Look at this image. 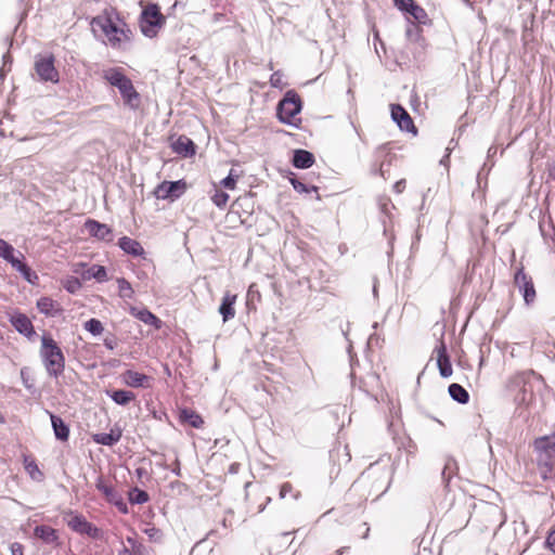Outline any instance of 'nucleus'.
<instances>
[{
    "instance_id": "nucleus-1",
    "label": "nucleus",
    "mask_w": 555,
    "mask_h": 555,
    "mask_svg": "<svg viewBox=\"0 0 555 555\" xmlns=\"http://www.w3.org/2000/svg\"><path fill=\"white\" fill-rule=\"evenodd\" d=\"M543 385V378L532 370L514 374L507 384L517 409L529 410L535 403V392Z\"/></svg>"
},
{
    "instance_id": "nucleus-2",
    "label": "nucleus",
    "mask_w": 555,
    "mask_h": 555,
    "mask_svg": "<svg viewBox=\"0 0 555 555\" xmlns=\"http://www.w3.org/2000/svg\"><path fill=\"white\" fill-rule=\"evenodd\" d=\"M537 467L540 477L544 480L555 479V434L545 435L534 439Z\"/></svg>"
},
{
    "instance_id": "nucleus-3",
    "label": "nucleus",
    "mask_w": 555,
    "mask_h": 555,
    "mask_svg": "<svg viewBox=\"0 0 555 555\" xmlns=\"http://www.w3.org/2000/svg\"><path fill=\"white\" fill-rule=\"evenodd\" d=\"M103 78L113 87H116L124 100L125 105L130 109H138L140 106V94L133 87L130 78H128L121 68L112 67L103 72Z\"/></svg>"
},
{
    "instance_id": "nucleus-4",
    "label": "nucleus",
    "mask_w": 555,
    "mask_h": 555,
    "mask_svg": "<svg viewBox=\"0 0 555 555\" xmlns=\"http://www.w3.org/2000/svg\"><path fill=\"white\" fill-rule=\"evenodd\" d=\"M40 357L49 376L57 378L63 374L65 357L51 336L43 335L41 337Z\"/></svg>"
},
{
    "instance_id": "nucleus-5",
    "label": "nucleus",
    "mask_w": 555,
    "mask_h": 555,
    "mask_svg": "<svg viewBox=\"0 0 555 555\" xmlns=\"http://www.w3.org/2000/svg\"><path fill=\"white\" fill-rule=\"evenodd\" d=\"M301 109L302 102L300 96L295 90H288L278 103L276 116L281 122L298 129L301 118L297 117V115Z\"/></svg>"
},
{
    "instance_id": "nucleus-6",
    "label": "nucleus",
    "mask_w": 555,
    "mask_h": 555,
    "mask_svg": "<svg viewBox=\"0 0 555 555\" xmlns=\"http://www.w3.org/2000/svg\"><path fill=\"white\" fill-rule=\"evenodd\" d=\"M94 21L101 27L113 48H121L125 43L130 42L132 33L124 22L119 20L113 21L109 16H100Z\"/></svg>"
},
{
    "instance_id": "nucleus-7",
    "label": "nucleus",
    "mask_w": 555,
    "mask_h": 555,
    "mask_svg": "<svg viewBox=\"0 0 555 555\" xmlns=\"http://www.w3.org/2000/svg\"><path fill=\"white\" fill-rule=\"evenodd\" d=\"M469 521L479 522L481 531L490 529L496 531L504 525L505 516L498 505L483 502L475 508Z\"/></svg>"
},
{
    "instance_id": "nucleus-8",
    "label": "nucleus",
    "mask_w": 555,
    "mask_h": 555,
    "mask_svg": "<svg viewBox=\"0 0 555 555\" xmlns=\"http://www.w3.org/2000/svg\"><path fill=\"white\" fill-rule=\"evenodd\" d=\"M165 23L166 18L156 3H149L139 17L141 33L147 38H155Z\"/></svg>"
},
{
    "instance_id": "nucleus-9",
    "label": "nucleus",
    "mask_w": 555,
    "mask_h": 555,
    "mask_svg": "<svg viewBox=\"0 0 555 555\" xmlns=\"http://www.w3.org/2000/svg\"><path fill=\"white\" fill-rule=\"evenodd\" d=\"M35 72L38 80L41 82L57 83L60 80V74L54 66V56L52 54L37 55L35 59Z\"/></svg>"
},
{
    "instance_id": "nucleus-10",
    "label": "nucleus",
    "mask_w": 555,
    "mask_h": 555,
    "mask_svg": "<svg viewBox=\"0 0 555 555\" xmlns=\"http://www.w3.org/2000/svg\"><path fill=\"white\" fill-rule=\"evenodd\" d=\"M186 190L184 180L163 181L155 190V196L159 199H177L181 197Z\"/></svg>"
},
{
    "instance_id": "nucleus-11",
    "label": "nucleus",
    "mask_w": 555,
    "mask_h": 555,
    "mask_svg": "<svg viewBox=\"0 0 555 555\" xmlns=\"http://www.w3.org/2000/svg\"><path fill=\"white\" fill-rule=\"evenodd\" d=\"M514 283L517 286L519 293H521L525 304L531 305L535 300V288L532 279L526 274L524 268H519L514 276Z\"/></svg>"
},
{
    "instance_id": "nucleus-12",
    "label": "nucleus",
    "mask_w": 555,
    "mask_h": 555,
    "mask_svg": "<svg viewBox=\"0 0 555 555\" xmlns=\"http://www.w3.org/2000/svg\"><path fill=\"white\" fill-rule=\"evenodd\" d=\"M67 526L76 533L86 534L92 539L99 538L100 530L93 524L88 521L80 514H73L67 521Z\"/></svg>"
},
{
    "instance_id": "nucleus-13",
    "label": "nucleus",
    "mask_w": 555,
    "mask_h": 555,
    "mask_svg": "<svg viewBox=\"0 0 555 555\" xmlns=\"http://www.w3.org/2000/svg\"><path fill=\"white\" fill-rule=\"evenodd\" d=\"M85 229L90 236L99 241L112 243L114 240L113 229L109 225L101 223L94 219H87L85 221Z\"/></svg>"
},
{
    "instance_id": "nucleus-14",
    "label": "nucleus",
    "mask_w": 555,
    "mask_h": 555,
    "mask_svg": "<svg viewBox=\"0 0 555 555\" xmlns=\"http://www.w3.org/2000/svg\"><path fill=\"white\" fill-rule=\"evenodd\" d=\"M9 320L16 332L26 336L27 338H31L36 335L34 325L26 314L18 311H13L9 313Z\"/></svg>"
},
{
    "instance_id": "nucleus-15",
    "label": "nucleus",
    "mask_w": 555,
    "mask_h": 555,
    "mask_svg": "<svg viewBox=\"0 0 555 555\" xmlns=\"http://www.w3.org/2000/svg\"><path fill=\"white\" fill-rule=\"evenodd\" d=\"M391 118L398 125L400 130L416 133L414 122L406 112L400 104L391 105Z\"/></svg>"
},
{
    "instance_id": "nucleus-16",
    "label": "nucleus",
    "mask_w": 555,
    "mask_h": 555,
    "mask_svg": "<svg viewBox=\"0 0 555 555\" xmlns=\"http://www.w3.org/2000/svg\"><path fill=\"white\" fill-rule=\"evenodd\" d=\"M439 373L443 378L452 375V365L444 343L441 340L435 348Z\"/></svg>"
},
{
    "instance_id": "nucleus-17",
    "label": "nucleus",
    "mask_w": 555,
    "mask_h": 555,
    "mask_svg": "<svg viewBox=\"0 0 555 555\" xmlns=\"http://www.w3.org/2000/svg\"><path fill=\"white\" fill-rule=\"evenodd\" d=\"M122 380L126 385L134 388H147L150 387V383L152 380V377L149 375H145L143 373H139L133 370H127L122 374Z\"/></svg>"
},
{
    "instance_id": "nucleus-18",
    "label": "nucleus",
    "mask_w": 555,
    "mask_h": 555,
    "mask_svg": "<svg viewBox=\"0 0 555 555\" xmlns=\"http://www.w3.org/2000/svg\"><path fill=\"white\" fill-rule=\"evenodd\" d=\"M24 255L17 251V259L13 262L12 268L15 269L23 278L30 284H37L39 278L35 271H33L27 263L24 262Z\"/></svg>"
},
{
    "instance_id": "nucleus-19",
    "label": "nucleus",
    "mask_w": 555,
    "mask_h": 555,
    "mask_svg": "<svg viewBox=\"0 0 555 555\" xmlns=\"http://www.w3.org/2000/svg\"><path fill=\"white\" fill-rule=\"evenodd\" d=\"M118 246L126 254L133 257H143L145 255L144 248L140 242L129 236H122L118 241Z\"/></svg>"
},
{
    "instance_id": "nucleus-20",
    "label": "nucleus",
    "mask_w": 555,
    "mask_h": 555,
    "mask_svg": "<svg viewBox=\"0 0 555 555\" xmlns=\"http://www.w3.org/2000/svg\"><path fill=\"white\" fill-rule=\"evenodd\" d=\"M34 534L36 538L40 539L46 544H49V545H57L59 544L57 531L50 526H46V525L36 526L34 529Z\"/></svg>"
},
{
    "instance_id": "nucleus-21",
    "label": "nucleus",
    "mask_w": 555,
    "mask_h": 555,
    "mask_svg": "<svg viewBox=\"0 0 555 555\" xmlns=\"http://www.w3.org/2000/svg\"><path fill=\"white\" fill-rule=\"evenodd\" d=\"M172 150L178 155L190 157L195 154V144L190 138L181 135L172 143Z\"/></svg>"
},
{
    "instance_id": "nucleus-22",
    "label": "nucleus",
    "mask_w": 555,
    "mask_h": 555,
    "mask_svg": "<svg viewBox=\"0 0 555 555\" xmlns=\"http://www.w3.org/2000/svg\"><path fill=\"white\" fill-rule=\"evenodd\" d=\"M314 155L307 150H295L292 164L295 168L307 169L314 164Z\"/></svg>"
},
{
    "instance_id": "nucleus-23",
    "label": "nucleus",
    "mask_w": 555,
    "mask_h": 555,
    "mask_svg": "<svg viewBox=\"0 0 555 555\" xmlns=\"http://www.w3.org/2000/svg\"><path fill=\"white\" fill-rule=\"evenodd\" d=\"M236 301V295L227 292L222 298V302L219 307V313L222 315L223 322H227L235 317L234 305Z\"/></svg>"
},
{
    "instance_id": "nucleus-24",
    "label": "nucleus",
    "mask_w": 555,
    "mask_h": 555,
    "mask_svg": "<svg viewBox=\"0 0 555 555\" xmlns=\"http://www.w3.org/2000/svg\"><path fill=\"white\" fill-rule=\"evenodd\" d=\"M51 418L52 428L54 436L57 440L67 441L69 437V427L65 422L57 415L48 412Z\"/></svg>"
},
{
    "instance_id": "nucleus-25",
    "label": "nucleus",
    "mask_w": 555,
    "mask_h": 555,
    "mask_svg": "<svg viewBox=\"0 0 555 555\" xmlns=\"http://www.w3.org/2000/svg\"><path fill=\"white\" fill-rule=\"evenodd\" d=\"M121 438V430L119 428H113L109 433H100L93 435V441L106 446L112 447L116 444Z\"/></svg>"
},
{
    "instance_id": "nucleus-26",
    "label": "nucleus",
    "mask_w": 555,
    "mask_h": 555,
    "mask_svg": "<svg viewBox=\"0 0 555 555\" xmlns=\"http://www.w3.org/2000/svg\"><path fill=\"white\" fill-rule=\"evenodd\" d=\"M37 308L41 313L48 317H55L61 312L59 305L50 297L39 298L37 301Z\"/></svg>"
},
{
    "instance_id": "nucleus-27",
    "label": "nucleus",
    "mask_w": 555,
    "mask_h": 555,
    "mask_svg": "<svg viewBox=\"0 0 555 555\" xmlns=\"http://www.w3.org/2000/svg\"><path fill=\"white\" fill-rule=\"evenodd\" d=\"M106 393L118 405H127L135 398L132 391L122 389L106 391Z\"/></svg>"
},
{
    "instance_id": "nucleus-28",
    "label": "nucleus",
    "mask_w": 555,
    "mask_h": 555,
    "mask_svg": "<svg viewBox=\"0 0 555 555\" xmlns=\"http://www.w3.org/2000/svg\"><path fill=\"white\" fill-rule=\"evenodd\" d=\"M448 391H449L450 397L454 401H456L461 404H465L469 401L468 391L460 384H456V383L451 384L448 388Z\"/></svg>"
},
{
    "instance_id": "nucleus-29",
    "label": "nucleus",
    "mask_w": 555,
    "mask_h": 555,
    "mask_svg": "<svg viewBox=\"0 0 555 555\" xmlns=\"http://www.w3.org/2000/svg\"><path fill=\"white\" fill-rule=\"evenodd\" d=\"M24 468L34 481L40 482L43 480V474L33 457L24 456Z\"/></svg>"
},
{
    "instance_id": "nucleus-30",
    "label": "nucleus",
    "mask_w": 555,
    "mask_h": 555,
    "mask_svg": "<svg viewBox=\"0 0 555 555\" xmlns=\"http://www.w3.org/2000/svg\"><path fill=\"white\" fill-rule=\"evenodd\" d=\"M95 488L104 494L109 503L120 494L113 486L107 485L102 476L98 477Z\"/></svg>"
},
{
    "instance_id": "nucleus-31",
    "label": "nucleus",
    "mask_w": 555,
    "mask_h": 555,
    "mask_svg": "<svg viewBox=\"0 0 555 555\" xmlns=\"http://www.w3.org/2000/svg\"><path fill=\"white\" fill-rule=\"evenodd\" d=\"M0 258L12 264L17 259V251L3 238H0Z\"/></svg>"
},
{
    "instance_id": "nucleus-32",
    "label": "nucleus",
    "mask_w": 555,
    "mask_h": 555,
    "mask_svg": "<svg viewBox=\"0 0 555 555\" xmlns=\"http://www.w3.org/2000/svg\"><path fill=\"white\" fill-rule=\"evenodd\" d=\"M117 285H118V296L121 299L128 300V299L133 298L134 291H133L131 284L125 278H118Z\"/></svg>"
},
{
    "instance_id": "nucleus-33",
    "label": "nucleus",
    "mask_w": 555,
    "mask_h": 555,
    "mask_svg": "<svg viewBox=\"0 0 555 555\" xmlns=\"http://www.w3.org/2000/svg\"><path fill=\"white\" fill-rule=\"evenodd\" d=\"M181 417L194 428H201L204 424L202 416L189 409L182 410Z\"/></svg>"
},
{
    "instance_id": "nucleus-34",
    "label": "nucleus",
    "mask_w": 555,
    "mask_h": 555,
    "mask_svg": "<svg viewBox=\"0 0 555 555\" xmlns=\"http://www.w3.org/2000/svg\"><path fill=\"white\" fill-rule=\"evenodd\" d=\"M404 13L411 15L418 23H423V24L426 23L427 13L422 7L416 4L415 1Z\"/></svg>"
},
{
    "instance_id": "nucleus-35",
    "label": "nucleus",
    "mask_w": 555,
    "mask_h": 555,
    "mask_svg": "<svg viewBox=\"0 0 555 555\" xmlns=\"http://www.w3.org/2000/svg\"><path fill=\"white\" fill-rule=\"evenodd\" d=\"M88 278H93L98 282H105L107 280V272L103 266L93 264L87 271Z\"/></svg>"
},
{
    "instance_id": "nucleus-36",
    "label": "nucleus",
    "mask_w": 555,
    "mask_h": 555,
    "mask_svg": "<svg viewBox=\"0 0 555 555\" xmlns=\"http://www.w3.org/2000/svg\"><path fill=\"white\" fill-rule=\"evenodd\" d=\"M455 468H456V463L454 460L452 459H448L444 463V467L441 472V476H442V480L446 485V487H448L454 472H455Z\"/></svg>"
},
{
    "instance_id": "nucleus-37",
    "label": "nucleus",
    "mask_w": 555,
    "mask_h": 555,
    "mask_svg": "<svg viewBox=\"0 0 555 555\" xmlns=\"http://www.w3.org/2000/svg\"><path fill=\"white\" fill-rule=\"evenodd\" d=\"M139 319L145 324L154 325L156 328L160 327L162 321L147 309H143L139 312Z\"/></svg>"
},
{
    "instance_id": "nucleus-38",
    "label": "nucleus",
    "mask_w": 555,
    "mask_h": 555,
    "mask_svg": "<svg viewBox=\"0 0 555 555\" xmlns=\"http://www.w3.org/2000/svg\"><path fill=\"white\" fill-rule=\"evenodd\" d=\"M83 327L93 336L101 335L102 332L104 331L103 324L98 319L88 320L87 322H85Z\"/></svg>"
},
{
    "instance_id": "nucleus-39",
    "label": "nucleus",
    "mask_w": 555,
    "mask_h": 555,
    "mask_svg": "<svg viewBox=\"0 0 555 555\" xmlns=\"http://www.w3.org/2000/svg\"><path fill=\"white\" fill-rule=\"evenodd\" d=\"M129 501L132 504H143L149 501V494L144 490L134 488L129 492Z\"/></svg>"
},
{
    "instance_id": "nucleus-40",
    "label": "nucleus",
    "mask_w": 555,
    "mask_h": 555,
    "mask_svg": "<svg viewBox=\"0 0 555 555\" xmlns=\"http://www.w3.org/2000/svg\"><path fill=\"white\" fill-rule=\"evenodd\" d=\"M289 182L293 185L294 190L298 193H310L315 192L318 193V188L314 185H307L304 182L299 181L295 177L289 178Z\"/></svg>"
},
{
    "instance_id": "nucleus-41",
    "label": "nucleus",
    "mask_w": 555,
    "mask_h": 555,
    "mask_svg": "<svg viewBox=\"0 0 555 555\" xmlns=\"http://www.w3.org/2000/svg\"><path fill=\"white\" fill-rule=\"evenodd\" d=\"M82 284L76 276H67L63 281V287L70 294L77 293L81 288Z\"/></svg>"
},
{
    "instance_id": "nucleus-42",
    "label": "nucleus",
    "mask_w": 555,
    "mask_h": 555,
    "mask_svg": "<svg viewBox=\"0 0 555 555\" xmlns=\"http://www.w3.org/2000/svg\"><path fill=\"white\" fill-rule=\"evenodd\" d=\"M238 176L237 175H234V170L231 169L229 175L221 180V185L228 190H234L235 186H236V180H237Z\"/></svg>"
},
{
    "instance_id": "nucleus-43",
    "label": "nucleus",
    "mask_w": 555,
    "mask_h": 555,
    "mask_svg": "<svg viewBox=\"0 0 555 555\" xmlns=\"http://www.w3.org/2000/svg\"><path fill=\"white\" fill-rule=\"evenodd\" d=\"M270 85L271 87L280 90L285 87L286 83L283 81V74L281 70H276L270 76Z\"/></svg>"
},
{
    "instance_id": "nucleus-44",
    "label": "nucleus",
    "mask_w": 555,
    "mask_h": 555,
    "mask_svg": "<svg viewBox=\"0 0 555 555\" xmlns=\"http://www.w3.org/2000/svg\"><path fill=\"white\" fill-rule=\"evenodd\" d=\"M211 199L217 207L222 208L227 205L229 195L223 191H217Z\"/></svg>"
},
{
    "instance_id": "nucleus-45",
    "label": "nucleus",
    "mask_w": 555,
    "mask_h": 555,
    "mask_svg": "<svg viewBox=\"0 0 555 555\" xmlns=\"http://www.w3.org/2000/svg\"><path fill=\"white\" fill-rule=\"evenodd\" d=\"M293 494L294 499L297 500L299 498V492L293 491V486L289 482H284L280 487V499H285L287 494Z\"/></svg>"
},
{
    "instance_id": "nucleus-46",
    "label": "nucleus",
    "mask_w": 555,
    "mask_h": 555,
    "mask_svg": "<svg viewBox=\"0 0 555 555\" xmlns=\"http://www.w3.org/2000/svg\"><path fill=\"white\" fill-rule=\"evenodd\" d=\"M375 475L374 466L371 465L366 472H364L358 480H356L351 488H356L358 485L364 483L367 479Z\"/></svg>"
},
{
    "instance_id": "nucleus-47",
    "label": "nucleus",
    "mask_w": 555,
    "mask_h": 555,
    "mask_svg": "<svg viewBox=\"0 0 555 555\" xmlns=\"http://www.w3.org/2000/svg\"><path fill=\"white\" fill-rule=\"evenodd\" d=\"M111 504L115 505L119 509V512H121L122 514L128 513V506H127L126 502L124 501L121 494H119Z\"/></svg>"
},
{
    "instance_id": "nucleus-48",
    "label": "nucleus",
    "mask_w": 555,
    "mask_h": 555,
    "mask_svg": "<svg viewBox=\"0 0 555 555\" xmlns=\"http://www.w3.org/2000/svg\"><path fill=\"white\" fill-rule=\"evenodd\" d=\"M396 7L402 11L405 12L414 2V0H393Z\"/></svg>"
},
{
    "instance_id": "nucleus-49",
    "label": "nucleus",
    "mask_w": 555,
    "mask_h": 555,
    "mask_svg": "<svg viewBox=\"0 0 555 555\" xmlns=\"http://www.w3.org/2000/svg\"><path fill=\"white\" fill-rule=\"evenodd\" d=\"M103 344L108 350H114L117 346V339L113 335L106 336L103 340Z\"/></svg>"
},
{
    "instance_id": "nucleus-50",
    "label": "nucleus",
    "mask_w": 555,
    "mask_h": 555,
    "mask_svg": "<svg viewBox=\"0 0 555 555\" xmlns=\"http://www.w3.org/2000/svg\"><path fill=\"white\" fill-rule=\"evenodd\" d=\"M546 546L555 553V530L551 531L546 538Z\"/></svg>"
},
{
    "instance_id": "nucleus-51",
    "label": "nucleus",
    "mask_w": 555,
    "mask_h": 555,
    "mask_svg": "<svg viewBox=\"0 0 555 555\" xmlns=\"http://www.w3.org/2000/svg\"><path fill=\"white\" fill-rule=\"evenodd\" d=\"M10 550L12 555H24V547L18 542L12 543Z\"/></svg>"
},
{
    "instance_id": "nucleus-52",
    "label": "nucleus",
    "mask_w": 555,
    "mask_h": 555,
    "mask_svg": "<svg viewBox=\"0 0 555 555\" xmlns=\"http://www.w3.org/2000/svg\"><path fill=\"white\" fill-rule=\"evenodd\" d=\"M405 189V180L401 179L393 184V191L398 194L402 193Z\"/></svg>"
},
{
    "instance_id": "nucleus-53",
    "label": "nucleus",
    "mask_w": 555,
    "mask_h": 555,
    "mask_svg": "<svg viewBox=\"0 0 555 555\" xmlns=\"http://www.w3.org/2000/svg\"><path fill=\"white\" fill-rule=\"evenodd\" d=\"M21 376H22V379H23V384L24 386L28 389V390H31L34 388V384L29 380L28 377L25 376V373H24V370L21 371Z\"/></svg>"
},
{
    "instance_id": "nucleus-54",
    "label": "nucleus",
    "mask_w": 555,
    "mask_h": 555,
    "mask_svg": "<svg viewBox=\"0 0 555 555\" xmlns=\"http://www.w3.org/2000/svg\"><path fill=\"white\" fill-rule=\"evenodd\" d=\"M385 163H382L380 166L376 169H373V173L374 175H379L380 177H383L384 179H386V175H385Z\"/></svg>"
},
{
    "instance_id": "nucleus-55",
    "label": "nucleus",
    "mask_w": 555,
    "mask_h": 555,
    "mask_svg": "<svg viewBox=\"0 0 555 555\" xmlns=\"http://www.w3.org/2000/svg\"><path fill=\"white\" fill-rule=\"evenodd\" d=\"M451 149L447 147V154L440 159V165L448 167L449 166V156H450Z\"/></svg>"
},
{
    "instance_id": "nucleus-56",
    "label": "nucleus",
    "mask_w": 555,
    "mask_h": 555,
    "mask_svg": "<svg viewBox=\"0 0 555 555\" xmlns=\"http://www.w3.org/2000/svg\"><path fill=\"white\" fill-rule=\"evenodd\" d=\"M172 473L176 475V476H180V463L179 461H176V465L175 467L172 468Z\"/></svg>"
},
{
    "instance_id": "nucleus-57",
    "label": "nucleus",
    "mask_w": 555,
    "mask_h": 555,
    "mask_svg": "<svg viewBox=\"0 0 555 555\" xmlns=\"http://www.w3.org/2000/svg\"><path fill=\"white\" fill-rule=\"evenodd\" d=\"M270 502H271V498H270V496H268V498L266 499L264 504H262V505H260V506H259V508H258V513H262V512L264 511L266 506H267Z\"/></svg>"
},
{
    "instance_id": "nucleus-58",
    "label": "nucleus",
    "mask_w": 555,
    "mask_h": 555,
    "mask_svg": "<svg viewBox=\"0 0 555 555\" xmlns=\"http://www.w3.org/2000/svg\"><path fill=\"white\" fill-rule=\"evenodd\" d=\"M118 555H133V554L131 553V551L128 547L122 546V548L119 551Z\"/></svg>"
},
{
    "instance_id": "nucleus-59",
    "label": "nucleus",
    "mask_w": 555,
    "mask_h": 555,
    "mask_svg": "<svg viewBox=\"0 0 555 555\" xmlns=\"http://www.w3.org/2000/svg\"><path fill=\"white\" fill-rule=\"evenodd\" d=\"M348 550V546H343L336 551V555H344Z\"/></svg>"
},
{
    "instance_id": "nucleus-60",
    "label": "nucleus",
    "mask_w": 555,
    "mask_h": 555,
    "mask_svg": "<svg viewBox=\"0 0 555 555\" xmlns=\"http://www.w3.org/2000/svg\"><path fill=\"white\" fill-rule=\"evenodd\" d=\"M146 533L149 534L150 538H154V535L156 533H158V530L155 528H152V529L146 530Z\"/></svg>"
},
{
    "instance_id": "nucleus-61",
    "label": "nucleus",
    "mask_w": 555,
    "mask_h": 555,
    "mask_svg": "<svg viewBox=\"0 0 555 555\" xmlns=\"http://www.w3.org/2000/svg\"><path fill=\"white\" fill-rule=\"evenodd\" d=\"M11 55L9 53L3 55V67L7 65V63H11Z\"/></svg>"
},
{
    "instance_id": "nucleus-62",
    "label": "nucleus",
    "mask_w": 555,
    "mask_h": 555,
    "mask_svg": "<svg viewBox=\"0 0 555 555\" xmlns=\"http://www.w3.org/2000/svg\"><path fill=\"white\" fill-rule=\"evenodd\" d=\"M222 16H223L222 14H220V13H216V14L214 15V21H215V22H219V21L221 20V17H222Z\"/></svg>"
},
{
    "instance_id": "nucleus-63",
    "label": "nucleus",
    "mask_w": 555,
    "mask_h": 555,
    "mask_svg": "<svg viewBox=\"0 0 555 555\" xmlns=\"http://www.w3.org/2000/svg\"><path fill=\"white\" fill-rule=\"evenodd\" d=\"M383 476H384L386 479H388V477H389V472H388V469H383Z\"/></svg>"
},
{
    "instance_id": "nucleus-64",
    "label": "nucleus",
    "mask_w": 555,
    "mask_h": 555,
    "mask_svg": "<svg viewBox=\"0 0 555 555\" xmlns=\"http://www.w3.org/2000/svg\"><path fill=\"white\" fill-rule=\"evenodd\" d=\"M370 528L366 527L365 532L363 534V539H366L369 537Z\"/></svg>"
}]
</instances>
